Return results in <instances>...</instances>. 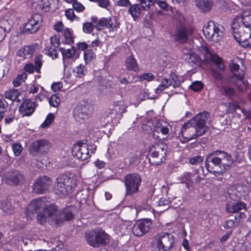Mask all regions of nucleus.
Here are the masks:
<instances>
[{
	"label": "nucleus",
	"instance_id": "nucleus-1",
	"mask_svg": "<svg viewBox=\"0 0 251 251\" xmlns=\"http://www.w3.org/2000/svg\"><path fill=\"white\" fill-rule=\"evenodd\" d=\"M209 115V112L204 111L184 124L181 130L183 138L190 141L204 134L208 129L206 123Z\"/></svg>",
	"mask_w": 251,
	"mask_h": 251
},
{
	"label": "nucleus",
	"instance_id": "nucleus-2",
	"mask_svg": "<svg viewBox=\"0 0 251 251\" xmlns=\"http://www.w3.org/2000/svg\"><path fill=\"white\" fill-rule=\"evenodd\" d=\"M77 184L76 176L74 174L59 176L53 184V190L57 194L63 195L71 193Z\"/></svg>",
	"mask_w": 251,
	"mask_h": 251
},
{
	"label": "nucleus",
	"instance_id": "nucleus-3",
	"mask_svg": "<svg viewBox=\"0 0 251 251\" xmlns=\"http://www.w3.org/2000/svg\"><path fill=\"white\" fill-rule=\"evenodd\" d=\"M167 145L163 142L155 143L150 147L148 154L149 160L153 165H159L165 160Z\"/></svg>",
	"mask_w": 251,
	"mask_h": 251
},
{
	"label": "nucleus",
	"instance_id": "nucleus-4",
	"mask_svg": "<svg viewBox=\"0 0 251 251\" xmlns=\"http://www.w3.org/2000/svg\"><path fill=\"white\" fill-rule=\"evenodd\" d=\"M85 236L87 243L94 248L104 246L109 242L108 235L101 229L88 231Z\"/></svg>",
	"mask_w": 251,
	"mask_h": 251
},
{
	"label": "nucleus",
	"instance_id": "nucleus-5",
	"mask_svg": "<svg viewBox=\"0 0 251 251\" xmlns=\"http://www.w3.org/2000/svg\"><path fill=\"white\" fill-rule=\"evenodd\" d=\"M141 183V176L137 173L129 174L125 176L126 195L131 196L138 193Z\"/></svg>",
	"mask_w": 251,
	"mask_h": 251
},
{
	"label": "nucleus",
	"instance_id": "nucleus-6",
	"mask_svg": "<svg viewBox=\"0 0 251 251\" xmlns=\"http://www.w3.org/2000/svg\"><path fill=\"white\" fill-rule=\"evenodd\" d=\"M221 159L220 151L209 153L205 160V167L207 171L213 174H221L222 170Z\"/></svg>",
	"mask_w": 251,
	"mask_h": 251
},
{
	"label": "nucleus",
	"instance_id": "nucleus-7",
	"mask_svg": "<svg viewBox=\"0 0 251 251\" xmlns=\"http://www.w3.org/2000/svg\"><path fill=\"white\" fill-rule=\"evenodd\" d=\"M156 251H169L174 243V236L169 233L163 232L155 237Z\"/></svg>",
	"mask_w": 251,
	"mask_h": 251
},
{
	"label": "nucleus",
	"instance_id": "nucleus-8",
	"mask_svg": "<svg viewBox=\"0 0 251 251\" xmlns=\"http://www.w3.org/2000/svg\"><path fill=\"white\" fill-rule=\"evenodd\" d=\"M59 211L57 206L53 204H46L43 213H40L37 216V220L39 223L42 225L48 220H51L57 225Z\"/></svg>",
	"mask_w": 251,
	"mask_h": 251
},
{
	"label": "nucleus",
	"instance_id": "nucleus-9",
	"mask_svg": "<svg viewBox=\"0 0 251 251\" xmlns=\"http://www.w3.org/2000/svg\"><path fill=\"white\" fill-rule=\"evenodd\" d=\"M203 32L205 37L209 41L217 42L223 36V32L218 26L213 21L209 22L203 28Z\"/></svg>",
	"mask_w": 251,
	"mask_h": 251
},
{
	"label": "nucleus",
	"instance_id": "nucleus-10",
	"mask_svg": "<svg viewBox=\"0 0 251 251\" xmlns=\"http://www.w3.org/2000/svg\"><path fill=\"white\" fill-rule=\"evenodd\" d=\"M92 147V145L89 146L87 144L81 141L78 142L74 145L72 148V154L80 160H86L90 157L89 148Z\"/></svg>",
	"mask_w": 251,
	"mask_h": 251
},
{
	"label": "nucleus",
	"instance_id": "nucleus-11",
	"mask_svg": "<svg viewBox=\"0 0 251 251\" xmlns=\"http://www.w3.org/2000/svg\"><path fill=\"white\" fill-rule=\"evenodd\" d=\"M50 177L44 176L38 177L33 184V190L37 194H44L49 191L52 184Z\"/></svg>",
	"mask_w": 251,
	"mask_h": 251
},
{
	"label": "nucleus",
	"instance_id": "nucleus-12",
	"mask_svg": "<svg viewBox=\"0 0 251 251\" xmlns=\"http://www.w3.org/2000/svg\"><path fill=\"white\" fill-rule=\"evenodd\" d=\"M151 225L152 222L151 219L139 220L134 225L132 230V233L136 236H142L150 230Z\"/></svg>",
	"mask_w": 251,
	"mask_h": 251
},
{
	"label": "nucleus",
	"instance_id": "nucleus-13",
	"mask_svg": "<svg viewBox=\"0 0 251 251\" xmlns=\"http://www.w3.org/2000/svg\"><path fill=\"white\" fill-rule=\"evenodd\" d=\"M170 126L164 122H157L154 124L153 137L155 139L163 140L169 135Z\"/></svg>",
	"mask_w": 251,
	"mask_h": 251
},
{
	"label": "nucleus",
	"instance_id": "nucleus-14",
	"mask_svg": "<svg viewBox=\"0 0 251 251\" xmlns=\"http://www.w3.org/2000/svg\"><path fill=\"white\" fill-rule=\"evenodd\" d=\"M42 22V16L40 14H36L25 24L24 31L26 34L36 32L39 28Z\"/></svg>",
	"mask_w": 251,
	"mask_h": 251
},
{
	"label": "nucleus",
	"instance_id": "nucleus-15",
	"mask_svg": "<svg viewBox=\"0 0 251 251\" xmlns=\"http://www.w3.org/2000/svg\"><path fill=\"white\" fill-rule=\"evenodd\" d=\"M50 147L49 141L45 139L37 140L33 142L29 147V151L33 155L47 152Z\"/></svg>",
	"mask_w": 251,
	"mask_h": 251
},
{
	"label": "nucleus",
	"instance_id": "nucleus-16",
	"mask_svg": "<svg viewBox=\"0 0 251 251\" xmlns=\"http://www.w3.org/2000/svg\"><path fill=\"white\" fill-rule=\"evenodd\" d=\"M4 177L6 183L13 185L22 184L25 179L23 174L16 170H11L7 172Z\"/></svg>",
	"mask_w": 251,
	"mask_h": 251
},
{
	"label": "nucleus",
	"instance_id": "nucleus-17",
	"mask_svg": "<svg viewBox=\"0 0 251 251\" xmlns=\"http://www.w3.org/2000/svg\"><path fill=\"white\" fill-rule=\"evenodd\" d=\"M46 204L43 198L33 200L27 207V215L30 216V213H36L37 215L43 213L46 207Z\"/></svg>",
	"mask_w": 251,
	"mask_h": 251
},
{
	"label": "nucleus",
	"instance_id": "nucleus-18",
	"mask_svg": "<svg viewBox=\"0 0 251 251\" xmlns=\"http://www.w3.org/2000/svg\"><path fill=\"white\" fill-rule=\"evenodd\" d=\"M36 106V102L32 101L30 99H25L19 106V112L23 117L30 116L34 112Z\"/></svg>",
	"mask_w": 251,
	"mask_h": 251
},
{
	"label": "nucleus",
	"instance_id": "nucleus-19",
	"mask_svg": "<svg viewBox=\"0 0 251 251\" xmlns=\"http://www.w3.org/2000/svg\"><path fill=\"white\" fill-rule=\"evenodd\" d=\"M75 207L71 205L65 207L61 211H59L57 225L62 223L64 221H69L73 219L74 217V212L75 211Z\"/></svg>",
	"mask_w": 251,
	"mask_h": 251
},
{
	"label": "nucleus",
	"instance_id": "nucleus-20",
	"mask_svg": "<svg viewBox=\"0 0 251 251\" xmlns=\"http://www.w3.org/2000/svg\"><path fill=\"white\" fill-rule=\"evenodd\" d=\"M232 22L243 25L245 28L249 29L251 27V11H246L243 12L241 15L235 17Z\"/></svg>",
	"mask_w": 251,
	"mask_h": 251
},
{
	"label": "nucleus",
	"instance_id": "nucleus-21",
	"mask_svg": "<svg viewBox=\"0 0 251 251\" xmlns=\"http://www.w3.org/2000/svg\"><path fill=\"white\" fill-rule=\"evenodd\" d=\"M232 33L235 40L239 44V45H241V42H240V38H236V36L235 34L238 35V36H241L243 34H248L249 31H250V29H249L247 27L245 28L243 25H241L238 24H236L233 22H232Z\"/></svg>",
	"mask_w": 251,
	"mask_h": 251
},
{
	"label": "nucleus",
	"instance_id": "nucleus-22",
	"mask_svg": "<svg viewBox=\"0 0 251 251\" xmlns=\"http://www.w3.org/2000/svg\"><path fill=\"white\" fill-rule=\"evenodd\" d=\"M191 31L184 26L178 27L175 32V39L176 41L183 43L188 39L189 35Z\"/></svg>",
	"mask_w": 251,
	"mask_h": 251
},
{
	"label": "nucleus",
	"instance_id": "nucleus-23",
	"mask_svg": "<svg viewBox=\"0 0 251 251\" xmlns=\"http://www.w3.org/2000/svg\"><path fill=\"white\" fill-rule=\"evenodd\" d=\"M242 210H247L246 204L243 201H238L233 203H228L226 205V210L229 213H236Z\"/></svg>",
	"mask_w": 251,
	"mask_h": 251
},
{
	"label": "nucleus",
	"instance_id": "nucleus-24",
	"mask_svg": "<svg viewBox=\"0 0 251 251\" xmlns=\"http://www.w3.org/2000/svg\"><path fill=\"white\" fill-rule=\"evenodd\" d=\"M244 75V72H242L241 74L238 75V77L232 79V81H230L236 85L238 90L240 92L246 90L248 87L249 83L245 79Z\"/></svg>",
	"mask_w": 251,
	"mask_h": 251
},
{
	"label": "nucleus",
	"instance_id": "nucleus-25",
	"mask_svg": "<svg viewBox=\"0 0 251 251\" xmlns=\"http://www.w3.org/2000/svg\"><path fill=\"white\" fill-rule=\"evenodd\" d=\"M221 167L222 173L228 170L233 162V160L230 155L225 152L220 151Z\"/></svg>",
	"mask_w": 251,
	"mask_h": 251
},
{
	"label": "nucleus",
	"instance_id": "nucleus-26",
	"mask_svg": "<svg viewBox=\"0 0 251 251\" xmlns=\"http://www.w3.org/2000/svg\"><path fill=\"white\" fill-rule=\"evenodd\" d=\"M38 47L37 44L25 46L20 49L18 52L19 56L24 58H30L35 52Z\"/></svg>",
	"mask_w": 251,
	"mask_h": 251
},
{
	"label": "nucleus",
	"instance_id": "nucleus-27",
	"mask_svg": "<svg viewBox=\"0 0 251 251\" xmlns=\"http://www.w3.org/2000/svg\"><path fill=\"white\" fill-rule=\"evenodd\" d=\"M88 111V105L80 104L75 108L74 114L76 118L85 119L87 118Z\"/></svg>",
	"mask_w": 251,
	"mask_h": 251
},
{
	"label": "nucleus",
	"instance_id": "nucleus-28",
	"mask_svg": "<svg viewBox=\"0 0 251 251\" xmlns=\"http://www.w3.org/2000/svg\"><path fill=\"white\" fill-rule=\"evenodd\" d=\"M206 52L212 62H213L220 70L223 71L225 69V65L222 59L215 53L210 51L208 49L206 50Z\"/></svg>",
	"mask_w": 251,
	"mask_h": 251
},
{
	"label": "nucleus",
	"instance_id": "nucleus-29",
	"mask_svg": "<svg viewBox=\"0 0 251 251\" xmlns=\"http://www.w3.org/2000/svg\"><path fill=\"white\" fill-rule=\"evenodd\" d=\"M196 5L203 12L209 11L212 7L213 2L212 0H195Z\"/></svg>",
	"mask_w": 251,
	"mask_h": 251
},
{
	"label": "nucleus",
	"instance_id": "nucleus-30",
	"mask_svg": "<svg viewBox=\"0 0 251 251\" xmlns=\"http://www.w3.org/2000/svg\"><path fill=\"white\" fill-rule=\"evenodd\" d=\"M11 25L8 20L4 19L0 20V42L4 39L6 32L9 31Z\"/></svg>",
	"mask_w": 251,
	"mask_h": 251
},
{
	"label": "nucleus",
	"instance_id": "nucleus-31",
	"mask_svg": "<svg viewBox=\"0 0 251 251\" xmlns=\"http://www.w3.org/2000/svg\"><path fill=\"white\" fill-rule=\"evenodd\" d=\"M182 58L188 63L193 65H198L200 63V58L195 53H184Z\"/></svg>",
	"mask_w": 251,
	"mask_h": 251
},
{
	"label": "nucleus",
	"instance_id": "nucleus-32",
	"mask_svg": "<svg viewBox=\"0 0 251 251\" xmlns=\"http://www.w3.org/2000/svg\"><path fill=\"white\" fill-rule=\"evenodd\" d=\"M125 66L128 71L136 72L139 70L137 62L132 55H129L126 58Z\"/></svg>",
	"mask_w": 251,
	"mask_h": 251
},
{
	"label": "nucleus",
	"instance_id": "nucleus-33",
	"mask_svg": "<svg viewBox=\"0 0 251 251\" xmlns=\"http://www.w3.org/2000/svg\"><path fill=\"white\" fill-rule=\"evenodd\" d=\"M0 208L6 215H12L14 213L15 208L12 201L6 200L2 201L0 205Z\"/></svg>",
	"mask_w": 251,
	"mask_h": 251
},
{
	"label": "nucleus",
	"instance_id": "nucleus-34",
	"mask_svg": "<svg viewBox=\"0 0 251 251\" xmlns=\"http://www.w3.org/2000/svg\"><path fill=\"white\" fill-rule=\"evenodd\" d=\"M21 92L18 89H12L7 91L4 93L5 98L12 101H16L17 102H20L21 101L19 99V96Z\"/></svg>",
	"mask_w": 251,
	"mask_h": 251
},
{
	"label": "nucleus",
	"instance_id": "nucleus-35",
	"mask_svg": "<svg viewBox=\"0 0 251 251\" xmlns=\"http://www.w3.org/2000/svg\"><path fill=\"white\" fill-rule=\"evenodd\" d=\"M141 10L142 9L139 4H131L128 8V12L134 19H135L140 15Z\"/></svg>",
	"mask_w": 251,
	"mask_h": 251
},
{
	"label": "nucleus",
	"instance_id": "nucleus-36",
	"mask_svg": "<svg viewBox=\"0 0 251 251\" xmlns=\"http://www.w3.org/2000/svg\"><path fill=\"white\" fill-rule=\"evenodd\" d=\"M236 38H239L241 45L243 47L246 48L251 47V34L250 31H249L248 34H243L241 36H238V35L235 34Z\"/></svg>",
	"mask_w": 251,
	"mask_h": 251
},
{
	"label": "nucleus",
	"instance_id": "nucleus-37",
	"mask_svg": "<svg viewBox=\"0 0 251 251\" xmlns=\"http://www.w3.org/2000/svg\"><path fill=\"white\" fill-rule=\"evenodd\" d=\"M113 111L115 112L118 115H122L126 111V106L122 101H118L114 104L113 108Z\"/></svg>",
	"mask_w": 251,
	"mask_h": 251
},
{
	"label": "nucleus",
	"instance_id": "nucleus-38",
	"mask_svg": "<svg viewBox=\"0 0 251 251\" xmlns=\"http://www.w3.org/2000/svg\"><path fill=\"white\" fill-rule=\"evenodd\" d=\"M230 68L233 75L230 77L229 81H232V79L238 77V75L243 72L242 71H239V65L233 61L230 63Z\"/></svg>",
	"mask_w": 251,
	"mask_h": 251
},
{
	"label": "nucleus",
	"instance_id": "nucleus-39",
	"mask_svg": "<svg viewBox=\"0 0 251 251\" xmlns=\"http://www.w3.org/2000/svg\"><path fill=\"white\" fill-rule=\"evenodd\" d=\"M59 50L62 53L63 57L67 58H71L75 53V49L73 46L71 48L68 49L60 47Z\"/></svg>",
	"mask_w": 251,
	"mask_h": 251
},
{
	"label": "nucleus",
	"instance_id": "nucleus-40",
	"mask_svg": "<svg viewBox=\"0 0 251 251\" xmlns=\"http://www.w3.org/2000/svg\"><path fill=\"white\" fill-rule=\"evenodd\" d=\"M43 55L42 54H39L37 55L34 59L35 64V71L40 74L41 73V68L43 65Z\"/></svg>",
	"mask_w": 251,
	"mask_h": 251
},
{
	"label": "nucleus",
	"instance_id": "nucleus-41",
	"mask_svg": "<svg viewBox=\"0 0 251 251\" xmlns=\"http://www.w3.org/2000/svg\"><path fill=\"white\" fill-rule=\"evenodd\" d=\"M86 72V68L84 65L80 64L77 66L74 70L75 75L76 77L81 78L85 75Z\"/></svg>",
	"mask_w": 251,
	"mask_h": 251
},
{
	"label": "nucleus",
	"instance_id": "nucleus-42",
	"mask_svg": "<svg viewBox=\"0 0 251 251\" xmlns=\"http://www.w3.org/2000/svg\"><path fill=\"white\" fill-rule=\"evenodd\" d=\"M107 28L110 32H113L117 30L119 27V24L116 22L115 19L111 18H108Z\"/></svg>",
	"mask_w": 251,
	"mask_h": 251
},
{
	"label": "nucleus",
	"instance_id": "nucleus-43",
	"mask_svg": "<svg viewBox=\"0 0 251 251\" xmlns=\"http://www.w3.org/2000/svg\"><path fill=\"white\" fill-rule=\"evenodd\" d=\"M108 18H102L100 19L98 23L95 25V28L98 30H101L104 28H107L108 25Z\"/></svg>",
	"mask_w": 251,
	"mask_h": 251
},
{
	"label": "nucleus",
	"instance_id": "nucleus-44",
	"mask_svg": "<svg viewBox=\"0 0 251 251\" xmlns=\"http://www.w3.org/2000/svg\"><path fill=\"white\" fill-rule=\"evenodd\" d=\"M27 78V75L25 73H23L18 76L13 80V84L15 87L19 86L22 82L24 81Z\"/></svg>",
	"mask_w": 251,
	"mask_h": 251
},
{
	"label": "nucleus",
	"instance_id": "nucleus-45",
	"mask_svg": "<svg viewBox=\"0 0 251 251\" xmlns=\"http://www.w3.org/2000/svg\"><path fill=\"white\" fill-rule=\"evenodd\" d=\"M139 4L143 10L148 11L151 5L154 4L152 0H138Z\"/></svg>",
	"mask_w": 251,
	"mask_h": 251
},
{
	"label": "nucleus",
	"instance_id": "nucleus-46",
	"mask_svg": "<svg viewBox=\"0 0 251 251\" xmlns=\"http://www.w3.org/2000/svg\"><path fill=\"white\" fill-rule=\"evenodd\" d=\"M221 92L223 95L227 97H231L234 94V89L229 86H223L221 87Z\"/></svg>",
	"mask_w": 251,
	"mask_h": 251
},
{
	"label": "nucleus",
	"instance_id": "nucleus-47",
	"mask_svg": "<svg viewBox=\"0 0 251 251\" xmlns=\"http://www.w3.org/2000/svg\"><path fill=\"white\" fill-rule=\"evenodd\" d=\"M63 36L65 39V41L63 42V44L71 45L73 43L74 40L69 29L67 28L64 31Z\"/></svg>",
	"mask_w": 251,
	"mask_h": 251
},
{
	"label": "nucleus",
	"instance_id": "nucleus-48",
	"mask_svg": "<svg viewBox=\"0 0 251 251\" xmlns=\"http://www.w3.org/2000/svg\"><path fill=\"white\" fill-rule=\"evenodd\" d=\"M54 117L53 113H49L47 115L45 121L41 125V127L42 128L48 127L53 121Z\"/></svg>",
	"mask_w": 251,
	"mask_h": 251
},
{
	"label": "nucleus",
	"instance_id": "nucleus-49",
	"mask_svg": "<svg viewBox=\"0 0 251 251\" xmlns=\"http://www.w3.org/2000/svg\"><path fill=\"white\" fill-rule=\"evenodd\" d=\"M95 57V54L92 50H88L84 52V58L86 63L90 62Z\"/></svg>",
	"mask_w": 251,
	"mask_h": 251
},
{
	"label": "nucleus",
	"instance_id": "nucleus-50",
	"mask_svg": "<svg viewBox=\"0 0 251 251\" xmlns=\"http://www.w3.org/2000/svg\"><path fill=\"white\" fill-rule=\"evenodd\" d=\"M95 28V25L90 22H86L83 24L82 30L83 31L87 34L91 33Z\"/></svg>",
	"mask_w": 251,
	"mask_h": 251
},
{
	"label": "nucleus",
	"instance_id": "nucleus-51",
	"mask_svg": "<svg viewBox=\"0 0 251 251\" xmlns=\"http://www.w3.org/2000/svg\"><path fill=\"white\" fill-rule=\"evenodd\" d=\"M60 102V98L56 95L51 96L49 100L50 104L54 107H57Z\"/></svg>",
	"mask_w": 251,
	"mask_h": 251
},
{
	"label": "nucleus",
	"instance_id": "nucleus-52",
	"mask_svg": "<svg viewBox=\"0 0 251 251\" xmlns=\"http://www.w3.org/2000/svg\"><path fill=\"white\" fill-rule=\"evenodd\" d=\"M12 147L15 156H17L21 154L23 150V147L20 144L14 143L12 145Z\"/></svg>",
	"mask_w": 251,
	"mask_h": 251
},
{
	"label": "nucleus",
	"instance_id": "nucleus-53",
	"mask_svg": "<svg viewBox=\"0 0 251 251\" xmlns=\"http://www.w3.org/2000/svg\"><path fill=\"white\" fill-rule=\"evenodd\" d=\"M154 75L151 73H144L140 76L139 79L141 81L144 80L151 81L153 80L154 79Z\"/></svg>",
	"mask_w": 251,
	"mask_h": 251
},
{
	"label": "nucleus",
	"instance_id": "nucleus-54",
	"mask_svg": "<svg viewBox=\"0 0 251 251\" xmlns=\"http://www.w3.org/2000/svg\"><path fill=\"white\" fill-rule=\"evenodd\" d=\"M72 2H73V9L79 12H82L84 10V6L81 3L78 2L76 0H74Z\"/></svg>",
	"mask_w": 251,
	"mask_h": 251
},
{
	"label": "nucleus",
	"instance_id": "nucleus-55",
	"mask_svg": "<svg viewBox=\"0 0 251 251\" xmlns=\"http://www.w3.org/2000/svg\"><path fill=\"white\" fill-rule=\"evenodd\" d=\"M8 104L6 100L1 96H0V112H5Z\"/></svg>",
	"mask_w": 251,
	"mask_h": 251
},
{
	"label": "nucleus",
	"instance_id": "nucleus-56",
	"mask_svg": "<svg viewBox=\"0 0 251 251\" xmlns=\"http://www.w3.org/2000/svg\"><path fill=\"white\" fill-rule=\"evenodd\" d=\"M50 43L54 48H58L60 44V38L59 35H55L50 38Z\"/></svg>",
	"mask_w": 251,
	"mask_h": 251
},
{
	"label": "nucleus",
	"instance_id": "nucleus-57",
	"mask_svg": "<svg viewBox=\"0 0 251 251\" xmlns=\"http://www.w3.org/2000/svg\"><path fill=\"white\" fill-rule=\"evenodd\" d=\"M203 87V85L201 82L196 81L193 82L190 86V88L192 90L195 92H198L200 91Z\"/></svg>",
	"mask_w": 251,
	"mask_h": 251
},
{
	"label": "nucleus",
	"instance_id": "nucleus-58",
	"mask_svg": "<svg viewBox=\"0 0 251 251\" xmlns=\"http://www.w3.org/2000/svg\"><path fill=\"white\" fill-rule=\"evenodd\" d=\"M194 174L189 173H185L181 176V181L182 183H185L186 182H192L191 178L194 176Z\"/></svg>",
	"mask_w": 251,
	"mask_h": 251
},
{
	"label": "nucleus",
	"instance_id": "nucleus-59",
	"mask_svg": "<svg viewBox=\"0 0 251 251\" xmlns=\"http://www.w3.org/2000/svg\"><path fill=\"white\" fill-rule=\"evenodd\" d=\"M203 161L202 157L200 155H197L189 159V163L192 165H196Z\"/></svg>",
	"mask_w": 251,
	"mask_h": 251
},
{
	"label": "nucleus",
	"instance_id": "nucleus-60",
	"mask_svg": "<svg viewBox=\"0 0 251 251\" xmlns=\"http://www.w3.org/2000/svg\"><path fill=\"white\" fill-rule=\"evenodd\" d=\"M211 75L213 78L218 81H222L223 80V76L217 70L212 69H211Z\"/></svg>",
	"mask_w": 251,
	"mask_h": 251
},
{
	"label": "nucleus",
	"instance_id": "nucleus-61",
	"mask_svg": "<svg viewBox=\"0 0 251 251\" xmlns=\"http://www.w3.org/2000/svg\"><path fill=\"white\" fill-rule=\"evenodd\" d=\"M98 5L100 7L106 9L110 5V1L109 0H98Z\"/></svg>",
	"mask_w": 251,
	"mask_h": 251
},
{
	"label": "nucleus",
	"instance_id": "nucleus-62",
	"mask_svg": "<svg viewBox=\"0 0 251 251\" xmlns=\"http://www.w3.org/2000/svg\"><path fill=\"white\" fill-rule=\"evenodd\" d=\"M65 15L68 19L73 21L76 17L73 9H68L65 11Z\"/></svg>",
	"mask_w": 251,
	"mask_h": 251
},
{
	"label": "nucleus",
	"instance_id": "nucleus-63",
	"mask_svg": "<svg viewBox=\"0 0 251 251\" xmlns=\"http://www.w3.org/2000/svg\"><path fill=\"white\" fill-rule=\"evenodd\" d=\"M131 4L129 0H119L117 2L118 6L126 7H129Z\"/></svg>",
	"mask_w": 251,
	"mask_h": 251
},
{
	"label": "nucleus",
	"instance_id": "nucleus-64",
	"mask_svg": "<svg viewBox=\"0 0 251 251\" xmlns=\"http://www.w3.org/2000/svg\"><path fill=\"white\" fill-rule=\"evenodd\" d=\"M25 72L30 74H32L35 71V67L32 63H28L24 67Z\"/></svg>",
	"mask_w": 251,
	"mask_h": 251
}]
</instances>
